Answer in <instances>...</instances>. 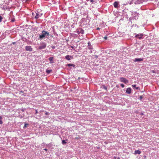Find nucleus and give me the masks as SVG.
Segmentation results:
<instances>
[{
	"mask_svg": "<svg viewBox=\"0 0 159 159\" xmlns=\"http://www.w3.org/2000/svg\"><path fill=\"white\" fill-rule=\"evenodd\" d=\"M120 85H121V87L122 88H124L125 87V85L124 84H120Z\"/></svg>",
	"mask_w": 159,
	"mask_h": 159,
	"instance_id": "obj_27",
	"label": "nucleus"
},
{
	"mask_svg": "<svg viewBox=\"0 0 159 159\" xmlns=\"http://www.w3.org/2000/svg\"><path fill=\"white\" fill-rule=\"evenodd\" d=\"M120 80L121 82H123L126 84H127L129 82L128 80L123 77L120 78Z\"/></svg>",
	"mask_w": 159,
	"mask_h": 159,
	"instance_id": "obj_4",
	"label": "nucleus"
},
{
	"mask_svg": "<svg viewBox=\"0 0 159 159\" xmlns=\"http://www.w3.org/2000/svg\"><path fill=\"white\" fill-rule=\"evenodd\" d=\"M5 71H7V70H5Z\"/></svg>",
	"mask_w": 159,
	"mask_h": 159,
	"instance_id": "obj_47",
	"label": "nucleus"
},
{
	"mask_svg": "<svg viewBox=\"0 0 159 159\" xmlns=\"http://www.w3.org/2000/svg\"><path fill=\"white\" fill-rule=\"evenodd\" d=\"M117 88H119V85H116V86Z\"/></svg>",
	"mask_w": 159,
	"mask_h": 159,
	"instance_id": "obj_35",
	"label": "nucleus"
},
{
	"mask_svg": "<svg viewBox=\"0 0 159 159\" xmlns=\"http://www.w3.org/2000/svg\"><path fill=\"white\" fill-rule=\"evenodd\" d=\"M83 32H84V31L83 30H81V31H80V32L82 33V34H83Z\"/></svg>",
	"mask_w": 159,
	"mask_h": 159,
	"instance_id": "obj_36",
	"label": "nucleus"
},
{
	"mask_svg": "<svg viewBox=\"0 0 159 159\" xmlns=\"http://www.w3.org/2000/svg\"><path fill=\"white\" fill-rule=\"evenodd\" d=\"M144 1L143 0H137L136 1L135 3L137 4H140L143 3Z\"/></svg>",
	"mask_w": 159,
	"mask_h": 159,
	"instance_id": "obj_12",
	"label": "nucleus"
},
{
	"mask_svg": "<svg viewBox=\"0 0 159 159\" xmlns=\"http://www.w3.org/2000/svg\"><path fill=\"white\" fill-rule=\"evenodd\" d=\"M15 43V42H13V44H14Z\"/></svg>",
	"mask_w": 159,
	"mask_h": 159,
	"instance_id": "obj_45",
	"label": "nucleus"
},
{
	"mask_svg": "<svg viewBox=\"0 0 159 159\" xmlns=\"http://www.w3.org/2000/svg\"><path fill=\"white\" fill-rule=\"evenodd\" d=\"M141 153V152L139 150H135L134 152V154H140Z\"/></svg>",
	"mask_w": 159,
	"mask_h": 159,
	"instance_id": "obj_16",
	"label": "nucleus"
},
{
	"mask_svg": "<svg viewBox=\"0 0 159 159\" xmlns=\"http://www.w3.org/2000/svg\"><path fill=\"white\" fill-rule=\"evenodd\" d=\"M25 125L23 127L24 129L26 128L27 127V126H28L29 125V124L27 123H25Z\"/></svg>",
	"mask_w": 159,
	"mask_h": 159,
	"instance_id": "obj_18",
	"label": "nucleus"
},
{
	"mask_svg": "<svg viewBox=\"0 0 159 159\" xmlns=\"http://www.w3.org/2000/svg\"><path fill=\"white\" fill-rule=\"evenodd\" d=\"M143 96L142 95L140 96L139 97V99H140V100H142V99H143Z\"/></svg>",
	"mask_w": 159,
	"mask_h": 159,
	"instance_id": "obj_23",
	"label": "nucleus"
},
{
	"mask_svg": "<svg viewBox=\"0 0 159 159\" xmlns=\"http://www.w3.org/2000/svg\"><path fill=\"white\" fill-rule=\"evenodd\" d=\"M2 117L1 116H0V120H2Z\"/></svg>",
	"mask_w": 159,
	"mask_h": 159,
	"instance_id": "obj_37",
	"label": "nucleus"
},
{
	"mask_svg": "<svg viewBox=\"0 0 159 159\" xmlns=\"http://www.w3.org/2000/svg\"><path fill=\"white\" fill-rule=\"evenodd\" d=\"M75 139H78V138L77 137L75 138Z\"/></svg>",
	"mask_w": 159,
	"mask_h": 159,
	"instance_id": "obj_43",
	"label": "nucleus"
},
{
	"mask_svg": "<svg viewBox=\"0 0 159 159\" xmlns=\"http://www.w3.org/2000/svg\"><path fill=\"white\" fill-rule=\"evenodd\" d=\"M21 111H24V109H22L21 110Z\"/></svg>",
	"mask_w": 159,
	"mask_h": 159,
	"instance_id": "obj_39",
	"label": "nucleus"
},
{
	"mask_svg": "<svg viewBox=\"0 0 159 159\" xmlns=\"http://www.w3.org/2000/svg\"><path fill=\"white\" fill-rule=\"evenodd\" d=\"M144 158H146V156H144Z\"/></svg>",
	"mask_w": 159,
	"mask_h": 159,
	"instance_id": "obj_40",
	"label": "nucleus"
},
{
	"mask_svg": "<svg viewBox=\"0 0 159 159\" xmlns=\"http://www.w3.org/2000/svg\"><path fill=\"white\" fill-rule=\"evenodd\" d=\"M52 70H46V73L48 74H49L51 72H52Z\"/></svg>",
	"mask_w": 159,
	"mask_h": 159,
	"instance_id": "obj_22",
	"label": "nucleus"
},
{
	"mask_svg": "<svg viewBox=\"0 0 159 159\" xmlns=\"http://www.w3.org/2000/svg\"><path fill=\"white\" fill-rule=\"evenodd\" d=\"M90 2H91L92 3H93L94 2V0H90Z\"/></svg>",
	"mask_w": 159,
	"mask_h": 159,
	"instance_id": "obj_28",
	"label": "nucleus"
},
{
	"mask_svg": "<svg viewBox=\"0 0 159 159\" xmlns=\"http://www.w3.org/2000/svg\"><path fill=\"white\" fill-rule=\"evenodd\" d=\"M3 123V122L2 120H0V124H2Z\"/></svg>",
	"mask_w": 159,
	"mask_h": 159,
	"instance_id": "obj_29",
	"label": "nucleus"
},
{
	"mask_svg": "<svg viewBox=\"0 0 159 159\" xmlns=\"http://www.w3.org/2000/svg\"><path fill=\"white\" fill-rule=\"evenodd\" d=\"M66 143L67 142L65 140H62V143L63 145L66 144Z\"/></svg>",
	"mask_w": 159,
	"mask_h": 159,
	"instance_id": "obj_21",
	"label": "nucleus"
},
{
	"mask_svg": "<svg viewBox=\"0 0 159 159\" xmlns=\"http://www.w3.org/2000/svg\"><path fill=\"white\" fill-rule=\"evenodd\" d=\"M28 76L34 75L36 74V70H27L25 71Z\"/></svg>",
	"mask_w": 159,
	"mask_h": 159,
	"instance_id": "obj_2",
	"label": "nucleus"
},
{
	"mask_svg": "<svg viewBox=\"0 0 159 159\" xmlns=\"http://www.w3.org/2000/svg\"><path fill=\"white\" fill-rule=\"evenodd\" d=\"M150 73H158V70H152Z\"/></svg>",
	"mask_w": 159,
	"mask_h": 159,
	"instance_id": "obj_20",
	"label": "nucleus"
},
{
	"mask_svg": "<svg viewBox=\"0 0 159 159\" xmlns=\"http://www.w3.org/2000/svg\"><path fill=\"white\" fill-rule=\"evenodd\" d=\"M45 115H49L50 113L48 112H45Z\"/></svg>",
	"mask_w": 159,
	"mask_h": 159,
	"instance_id": "obj_25",
	"label": "nucleus"
},
{
	"mask_svg": "<svg viewBox=\"0 0 159 159\" xmlns=\"http://www.w3.org/2000/svg\"><path fill=\"white\" fill-rule=\"evenodd\" d=\"M43 150H44L46 151H47L48 150V149L46 148H45V149H43Z\"/></svg>",
	"mask_w": 159,
	"mask_h": 159,
	"instance_id": "obj_38",
	"label": "nucleus"
},
{
	"mask_svg": "<svg viewBox=\"0 0 159 159\" xmlns=\"http://www.w3.org/2000/svg\"><path fill=\"white\" fill-rule=\"evenodd\" d=\"M44 70H38L37 71L38 75H39L40 76H42L45 75V74L44 72H43V71Z\"/></svg>",
	"mask_w": 159,
	"mask_h": 159,
	"instance_id": "obj_5",
	"label": "nucleus"
},
{
	"mask_svg": "<svg viewBox=\"0 0 159 159\" xmlns=\"http://www.w3.org/2000/svg\"><path fill=\"white\" fill-rule=\"evenodd\" d=\"M74 89H78L77 87L76 86L74 88Z\"/></svg>",
	"mask_w": 159,
	"mask_h": 159,
	"instance_id": "obj_33",
	"label": "nucleus"
},
{
	"mask_svg": "<svg viewBox=\"0 0 159 159\" xmlns=\"http://www.w3.org/2000/svg\"><path fill=\"white\" fill-rule=\"evenodd\" d=\"M143 60V59L142 58H135L134 59V61L135 62L137 61H141Z\"/></svg>",
	"mask_w": 159,
	"mask_h": 159,
	"instance_id": "obj_10",
	"label": "nucleus"
},
{
	"mask_svg": "<svg viewBox=\"0 0 159 159\" xmlns=\"http://www.w3.org/2000/svg\"><path fill=\"white\" fill-rule=\"evenodd\" d=\"M2 17L0 15V22H1L2 21Z\"/></svg>",
	"mask_w": 159,
	"mask_h": 159,
	"instance_id": "obj_24",
	"label": "nucleus"
},
{
	"mask_svg": "<svg viewBox=\"0 0 159 159\" xmlns=\"http://www.w3.org/2000/svg\"><path fill=\"white\" fill-rule=\"evenodd\" d=\"M118 4L117 2H115L113 4L114 7L116 8H117Z\"/></svg>",
	"mask_w": 159,
	"mask_h": 159,
	"instance_id": "obj_14",
	"label": "nucleus"
},
{
	"mask_svg": "<svg viewBox=\"0 0 159 159\" xmlns=\"http://www.w3.org/2000/svg\"><path fill=\"white\" fill-rule=\"evenodd\" d=\"M89 44H90V43H88V45H89Z\"/></svg>",
	"mask_w": 159,
	"mask_h": 159,
	"instance_id": "obj_46",
	"label": "nucleus"
},
{
	"mask_svg": "<svg viewBox=\"0 0 159 159\" xmlns=\"http://www.w3.org/2000/svg\"><path fill=\"white\" fill-rule=\"evenodd\" d=\"M53 59L54 58L53 57H51L49 58V60L50 61V63H52L54 62Z\"/></svg>",
	"mask_w": 159,
	"mask_h": 159,
	"instance_id": "obj_11",
	"label": "nucleus"
},
{
	"mask_svg": "<svg viewBox=\"0 0 159 159\" xmlns=\"http://www.w3.org/2000/svg\"><path fill=\"white\" fill-rule=\"evenodd\" d=\"M35 114H36L37 113H38V111L37 110H35Z\"/></svg>",
	"mask_w": 159,
	"mask_h": 159,
	"instance_id": "obj_32",
	"label": "nucleus"
},
{
	"mask_svg": "<svg viewBox=\"0 0 159 159\" xmlns=\"http://www.w3.org/2000/svg\"><path fill=\"white\" fill-rule=\"evenodd\" d=\"M24 92L23 91L21 90V91H20V93H24Z\"/></svg>",
	"mask_w": 159,
	"mask_h": 159,
	"instance_id": "obj_31",
	"label": "nucleus"
},
{
	"mask_svg": "<svg viewBox=\"0 0 159 159\" xmlns=\"http://www.w3.org/2000/svg\"><path fill=\"white\" fill-rule=\"evenodd\" d=\"M107 39V37L106 36L105 37H104V39H105V40H106Z\"/></svg>",
	"mask_w": 159,
	"mask_h": 159,
	"instance_id": "obj_34",
	"label": "nucleus"
},
{
	"mask_svg": "<svg viewBox=\"0 0 159 159\" xmlns=\"http://www.w3.org/2000/svg\"><path fill=\"white\" fill-rule=\"evenodd\" d=\"M68 65L69 66H73L74 65L73 64H68Z\"/></svg>",
	"mask_w": 159,
	"mask_h": 159,
	"instance_id": "obj_26",
	"label": "nucleus"
},
{
	"mask_svg": "<svg viewBox=\"0 0 159 159\" xmlns=\"http://www.w3.org/2000/svg\"><path fill=\"white\" fill-rule=\"evenodd\" d=\"M71 57H72L71 56H70L69 55L65 56V58L68 60H70Z\"/></svg>",
	"mask_w": 159,
	"mask_h": 159,
	"instance_id": "obj_15",
	"label": "nucleus"
},
{
	"mask_svg": "<svg viewBox=\"0 0 159 159\" xmlns=\"http://www.w3.org/2000/svg\"><path fill=\"white\" fill-rule=\"evenodd\" d=\"M143 115V113H141V115Z\"/></svg>",
	"mask_w": 159,
	"mask_h": 159,
	"instance_id": "obj_41",
	"label": "nucleus"
},
{
	"mask_svg": "<svg viewBox=\"0 0 159 159\" xmlns=\"http://www.w3.org/2000/svg\"><path fill=\"white\" fill-rule=\"evenodd\" d=\"M32 16L33 17H34L35 18V16L36 14V12H32Z\"/></svg>",
	"mask_w": 159,
	"mask_h": 159,
	"instance_id": "obj_19",
	"label": "nucleus"
},
{
	"mask_svg": "<svg viewBox=\"0 0 159 159\" xmlns=\"http://www.w3.org/2000/svg\"><path fill=\"white\" fill-rule=\"evenodd\" d=\"M80 79V78L79 77L78 79Z\"/></svg>",
	"mask_w": 159,
	"mask_h": 159,
	"instance_id": "obj_48",
	"label": "nucleus"
},
{
	"mask_svg": "<svg viewBox=\"0 0 159 159\" xmlns=\"http://www.w3.org/2000/svg\"><path fill=\"white\" fill-rule=\"evenodd\" d=\"M46 44L44 43H40V45L39 47V49H45L46 47Z\"/></svg>",
	"mask_w": 159,
	"mask_h": 159,
	"instance_id": "obj_3",
	"label": "nucleus"
},
{
	"mask_svg": "<svg viewBox=\"0 0 159 159\" xmlns=\"http://www.w3.org/2000/svg\"><path fill=\"white\" fill-rule=\"evenodd\" d=\"M132 86L133 87L135 88L136 89L140 90V88L139 87H136V85L135 84L132 85Z\"/></svg>",
	"mask_w": 159,
	"mask_h": 159,
	"instance_id": "obj_17",
	"label": "nucleus"
},
{
	"mask_svg": "<svg viewBox=\"0 0 159 159\" xmlns=\"http://www.w3.org/2000/svg\"><path fill=\"white\" fill-rule=\"evenodd\" d=\"M143 36V34H138L135 36V37L137 38H138L141 39L142 38V37Z\"/></svg>",
	"mask_w": 159,
	"mask_h": 159,
	"instance_id": "obj_9",
	"label": "nucleus"
},
{
	"mask_svg": "<svg viewBox=\"0 0 159 159\" xmlns=\"http://www.w3.org/2000/svg\"><path fill=\"white\" fill-rule=\"evenodd\" d=\"M100 88H102V89L103 88V89H105L106 90V91H107V86H106L104 84H102Z\"/></svg>",
	"mask_w": 159,
	"mask_h": 159,
	"instance_id": "obj_13",
	"label": "nucleus"
},
{
	"mask_svg": "<svg viewBox=\"0 0 159 159\" xmlns=\"http://www.w3.org/2000/svg\"><path fill=\"white\" fill-rule=\"evenodd\" d=\"M10 72H12V71L11 70V71H10Z\"/></svg>",
	"mask_w": 159,
	"mask_h": 159,
	"instance_id": "obj_44",
	"label": "nucleus"
},
{
	"mask_svg": "<svg viewBox=\"0 0 159 159\" xmlns=\"http://www.w3.org/2000/svg\"><path fill=\"white\" fill-rule=\"evenodd\" d=\"M51 48H52L54 49L55 48V46H52Z\"/></svg>",
	"mask_w": 159,
	"mask_h": 159,
	"instance_id": "obj_30",
	"label": "nucleus"
},
{
	"mask_svg": "<svg viewBox=\"0 0 159 159\" xmlns=\"http://www.w3.org/2000/svg\"><path fill=\"white\" fill-rule=\"evenodd\" d=\"M36 14L35 16V18L36 19L39 18V17L41 16V15H42V13L41 14L38 11L36 12Z\"/></svg>",
	"mask_w": 159,
	"mask_h": 159,
	"instance_id": "obj_6",
	"label": "nucleus"
},
{
	"mask_svg": "<svg viewBox=\"0 0 159 159\" xmlns=\"http://www.w3.org/2000/svg\"><path fill=\"white\" fill-rule=\"evenodd\" d=\"M49 33L45 30H43L42 32V34L40 35L39 38L42 39L45 37L46 36H48Z\"/></svg>",
	"mask_w": 159,
	"mask_h": 159,
	"instance_id": "obj_1",
	"label": "nucleus"
},
{
	"mask_svg": "<svg viewBox=\"0 0 159 159\" xmlns=\"http://www.w3.org/2000/svg\"><path fill=\"white\" fill-rule=\"evenodd\" d=\"M131 89L130 88H128L126 91V93L128 94H130L131 93Z\"/></svg>",
	"mask_w": 159,
	"mask_h": 159,
	"instance_id": "obj_8",
	"label": "nucleus"
},
{
	"mask_svg": "<svg viewBox=\"0 0 159 159\" xmlns=\"http://www.w3.org/2000/svg\"><path fill=\"white\" fill-rule=\"evenodd\" d=\"M97 30H99V29H100V28H97Z\"/></svg>",
	"mask_w": 159,
	"mask_h": 159,
	"instance_id": "obj_42",
	"label": "nucleus"
},
{
	"mask_svg": "<svg viewBox=\"0 0 159 159\" xmlns=\"http://www.w3.org/2000/svg\"><path fill=\"white\" fill-rule=\"evenodd\" d=\"M25 49L27 51L31 52L32 51V48H31L30 46H26L25 47Z\"/></svg>",
	"mask_w": 159,
	"mask_h": 159,
	"instance_id": "obj_7",
	"label": "nucleus"
}]
</instances>
